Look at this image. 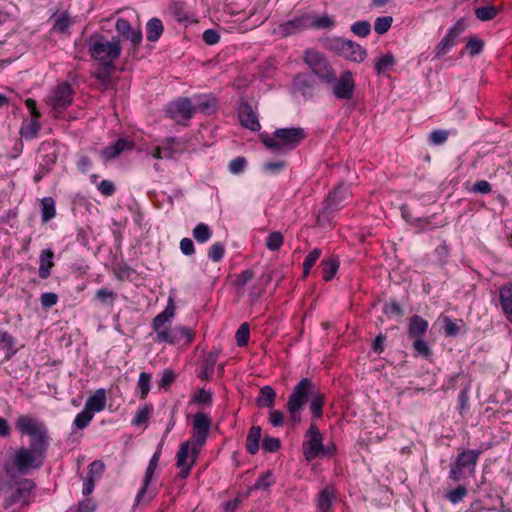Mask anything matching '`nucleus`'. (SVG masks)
I'll use <instances>...</instances> for the list:
<instances>
[{
    "label": "nucleus",
    "mask_w": 512,
    "mask_h": 512,
    "mask_svg": "<svg viewBox=\"0 0 512 512\" xmlns=\"http://www.w3.org/2000/svg\"><path fill=\"white\" fill-rule=\"evenodd\" d=\"M347 41L348 40H344L341 38H330V39L326 40V47L329 50H331V51L335 52L336 54H338L339 56H341L345 49Z\"/></svg>",
    "instance_id": "nucleus-43"
},
{
    "label": "nucleus",
    "mask_w": 512,
    "mask_h": 512,
    "mask_svg": "<svg viewBox=\"0 0 512 512\" xmlns=\"http://www.w3.org/2000/svg\"><path fill=\"white\" fill-rule=\"evenodd\" d=\"M321 250L318 248H315L312 250L307 257L305 258V261L303 263V276L307 277V275L310 272V269L315 265L316 261L321 256Z\"/></svg>",
    "instance_id": "nucleus-40"
},
{
    "label": "nucleus",
    "mask_w": 512,
    "mask_h": 512,
    "mask_svg": "<svg viewBox=\"0 0 512 512\" xmlns=\"http://www.w3.org/2000/svg\"><path fill=\"white\" fill-rule=\"evenodd\" d=\"M304 61L322 80L330 83L335 79L333 68L319 51L314 49L307 50L305 52Z\"/></svg>",
    "instance_id": "nucleus-9"
},
{
    "label": "nucleus",
    "mask_w": 512,
    "mask_h": 512,
    "mask_svg": "<svg viewBox=\"0 0 512 512\" xmlns=\"http://www.w3.org/2000/svg\"><path fill=\"white\" fill-rule=\"evenodd\" d=\"M94 414L84 408L82 412H80L74 420V424L78 429H84L89 422L92 420Z\"/></svg>",
    "instance_id": "nucleus-44"
},
{
    "label": "nucleus",
    "mask_w": 512,
    "mask_h": 512,
    "mask_svg": "<svg viewBox=\"0 0 512 512\" xmlns=\"http://www.w3.org/2000/svg\"><path fill=\"white\" fill-rule=\"evenodd\" d=\"M334 451V445L324 447L322 436L318 428L314 424H311L306 433V441L303 443L305 459L311 461L317 457L332 455Z\"/></svg>",
    "instance_id": "nucleus-5"
},
{
    "label": "nucleus",
    "mask_w": 512,
    "mask_h": 512,
    "mask_svg": "<svg viewBox=\"0 0 512 512\" xmlns=\"http://www.w3.org/2000/svg\"><path fill=\"white\" fill-rule=\"evenodd\" d=\"M255 280L254 272L252 270H245L240 273L235 280V286L237 288L238 294L244 295L246 293V287Z\"/></svg>",
    "instance_id": "nucleus-30"
},
{
    "label": "nucleus",
    "mask_w": 512,
    "mask_h": 512,
    "mask_svg": "<svg viewBox=\"0 0 512 512\" xmlns=\"http://www.w3.org/2000/svg\"><path fill=\"white\" fill-rule=\"evenodd\" d=\"M352 31L361 37H365L370 33V24L367 21L357 22L352 25Z\"/></svg>",
    "instance_id": "nucleus-51"
},
{
    "label": "nucleus",
    "mask_w": 512,
    "mask_h": 512,
    "mask_svg": "<svg viewBox=\"0 0 512 512\" xmlns=\"http://www.w3.org/2000/svg\"><path fill=\"white\" fill-rule=\"evenodd\" d=\"M160 453H161V450L159 449L158 451H156L154 453L153 457L151 458V460L149 462V465H148V468L146 471V475H145V479H144V485H143L142 489L139 491L137 498H136L138 503L144 499V495L146 493L147 487L149 486V484L152 480L153 474L155 472V469L158 465Z\"/></svg>",
    "instance_id": "nucleus-22"
},
{
    "label": "nucleus",
    "mask_w": 512,
    "mask_h": 512,
    "mask_svg": "<svg viewBox=\"0 0 512 512\" xmlns=\"http://www.w3.org/2000/svg\"><path fill=\"white\" fill-rule=\"evenodd\" d=\"M480 451L478 450H466L461 452L450 470V477L454 481H459L472 475L475 471Z\"/></svg>",
    "instance_id": "nucleus-7"
},
{
    "label": "nucleus",
    "mask_w": 512,
    "mask_h": 512,
    "mask_svg": "<svg viewBox=\"0 0 512 512\" xmlns=\"http://www.w3.org/2000/svg\"><path fill=\"white\" fill-rule=\"evenodd\" d=\"M455 37L456 33L454 32V30H451L449 34L437 45L435 49L437 57L444 55L448 51V49L454 45Z\"/></svg>",
    "instance_id": "nucleus-34"
},
{
    "label": "nucleus",
    "mask_w": 512,
    "mask_h": 512,
    "mask_svg": "<svg viewBox=\"0 0 512 512\" xmlns=\"http://www.w3.org/2000/svg\"><path fill=\"white\" fill-rule=\"evenodd\" d=\"M306 137L304 129L300 127L277 129L272 136L262 134L263 144L275 151L292 149Z\"/></svg>",
    "instance_id": "nucleus-3"
},
{
    "label": "nucleus",
    "mask_w": 512,
    "mask_h": 512,
    "mask_svg": "<svg viewBox=\"0 0 512 512\" xmlns=\"http://www.w3.org/2000/svg\"><path fill=\"white\" fill-rule=\"evenodd\" d=\"M340 188H336L325 201L324 208L319 212L317 216V224L321 227L332 225V216L334 211L337 209L339 201L337 195Z\"/></svg>",
    "instance_id": "nucleus-16"
},
{
    "label": "nucleus",
    "mask_w": 512,
    "mask_h": 512,
    "mask_svg": "<svg viewBox=\"0 0 512 512\" xmlns=\"http://www.w3.org/2000/svg\"><path fill=\"white\" fill-rule=\"evenodd\" d=\"M262 447L267 452H275L280 448V440L274 437L264 438L262 441Z\"/></svg>",
    "instance_id": "nucleus-52"
},
{
    "label": "nucleus",
    "mask_w": 512,
    "mask_h": 512,
    "mask_svg": "<svg viewBox=\"0 0 512 512\" xmlns=\"http://www.w3.org/2000/svg\"><path fill=\"white\" fill-rule=\"evenodd\" d=\"M276 398V393L271 386H264L260 389L256 404L258 407H272Z\"/></svg>",
    "instance_id": "nucleus-28"
},
{
    "label": "nucleus",
    "mask_w": 512,
    "mask_h": 512,
    "mask_svg": "<svg viewBox=\"0 0 512 512\" xmlns=\"http://www.w3.org/2000/svg\"><path fill=\"white\" fill-rule=\"evenodd\" d=\"M238 115L240 122L244 127L253 131L260 129V123L258 121L257 114L254 112L249 103L241 102L238 109Z\"/></svg>",
    "instance_id": "nucleus-19"
},
{
    "label": "nucleus",
    "mask_w": 512,
    "mask_h": 512,
    "mask_svg": "<svg viewBox=\"0 0 512 512\" xmlns=\"http://www.w3.org/2000/svg\"><path fill=\"white\" fill-rule=\"evenodd\" d=\"M225 249L224 246L220 243H215L211 246L209 250V257L213 261H219L224 255Z\"/></svg>",
    "instance_id": "nucleus-54"
},
{
    "label": "nucleus",
    "mask_w": 512,
    "mask_h": 512,
    "mask_svg": "<svg viewBox=\"0 0 512 512\" xmlns=\"http://www.w3.org/2000/svg\"><path fill=\"white\" fill-rule=\"evenodd\" d=\"M449 136V132L446 130H435L430 134V140L436 144L440 145L444 143Z\"/></svg>",
    "instance_id": "nucleus-55"
},
{
    "label": "nucleus",
    "mask_w": 512,
    "mask_h": 512,
    "mask_svg": "<svg viewBox=\"0 0 512 512\" xmlns=\"http://www.w3.org/2000/svg\"><path fill=\"white\" fill-rule=\"evenodd\" d=\"M413 340V347L417 351V353L424 357H429L431 351L428 344L422 338H416Z\"/></svg>",
    "instance_id": "nucleus-49"
},
{
    "label": "nucleus",
    "mask_w": 512,
    "mask_h": 512,
    "mask_svg": "<svg viewBox=\"0 0 512 512\" xmlns=\"http://www.w3.org/2000/svg\"><path fill=\"white\" fill-rule=\"evenodd\" d=\"M219 39V34L213 29H208L203 33V40L208 45H214L218 43Z\"/></svg>",
    "instance_id": "nucleus-62"
},
{
    "label": "nucleus",
    "mask_w": 512,
    "mask_h": 512,
    "mask_svg": "<svg viewBox=\"0 0 512 512\" xmlns=\"http://www.w3.org/2000/svg\"><path fill=\"white\" fill-rule=\"evenodd\" d=\"M34 487L35 484L30 479H22L15 483V485L7 487L5 490L7 494L5 498V508L17 506L12 509V511H15L20 505L25 504Z\"/></svg>",
    "instance_id": "nucleus-8"
},
{
    "label": "nucleus",
    "mask_w": 512,
    "mask_h": 512,
    "mask_svg": "<svg viewBox=\"0 0 512 512\" xmlns=\"http://www.w3.org/2000/svg\"><path fill=\"white\" fill-rule=\"evenodd\" d=\"M73 89L69 83H61L56 86L47 98V105L55 112L67 108L73 100Z\"/></svg>",
    "instance_id": "nucleus-12"
},
{
    "label": "nucleus",
    "mask_w": 512,
    "mask_h": 512,
    "mask_svg": "<svg viewBox=\"0 0 512 512\" xmlns=\"http://www.w3.org/2000/svg\"><path fill=\"white\" fill-rule=\"evenodd\" d=\"M175 305H174V301L172 298H169L168 300V305L167 307L165 308V310L158 314L154 320H153V323H157L158 325L159 324H165L166 322H169L171 318H173V316L175 315Z\"/></svg>",
    "instance_id": "nucleus-33"
},
{
    "label": "nucleus",
    "mask_w": 512,
    "mask_h": 512,
    "mask_svg": "<svg viewBox=\"0 0 512 512\" xmlns=\"http://www.w3.org/2000/svg\"><path fill=\"white\" fill-rule=\"evenodd\" d=\"M236 342L238 346H245L249 340V325L247 323H243L238 328L236 335Z\"/></svg>",
    "instance_id": "nucleus-45"
},
{
    "label": "nucleus",
    "mask_w": 512,
    "mask_h": 512,
    "mask_svg": "<svg viewBox=\"0 0 512 512\" xmlns=\"http://www.w3.org/2000/svg\"><path fill=\"white\" fill-rule=\"evenodd\" d=\"M180 249L185 255H192L195 251L194 244L190 238H183L181 240Z\"/></svg>",
    "instance_id": "nucleus-64"
},
{
    "label": "nucleus",
    "mask_w": 512,
    "mask_h": 512,
    "mask_svg": "<svg viewBox=\"0 0 512 512\" xmlns=\"http://www.w3.org/2000/svg\"><path fill=\"white\" fill-rule=\"evenodd\" d=\"M270 477V472L263 473L256 481L252 489H268L271 486V481L269 480Z\"/></svg>",
    "instance_id": "nucleus-57"
},
{
    "label": "nucleus",
    "mask_w": 512,
    "mask_h": 512,
    "mask_svg": "<svg viewBox=\"0 0 512 512\" xmlns=\"http://www.w3.org/2000/svg\"><path fill=\"white\" fill-rule=\"evenodd\" d=\"M335 490L332 486L325 487L318 496V509L320 512H330Z\"/></svg>",
    "instance_id": "nucleus-25"
},
{
    "label": "nucleus",
    "mask_w": 512,
    "mask_h": 512,
    "mask_svg": "<svg viewBox=\"0 0 512 512\" xmlns=\"http://www.w3.org/2000/svg\"><path fill=\"white\" fill-rule=\"evenodd\" d=\"M88 48L91 57L105 69H114V64L122 51L120 39H108L102 34L92 35L88 41Z\"/></svg>",
    "instance_id": "nucleus-1"
},
{
    "label": "nucleus",
    "mask_w": 512,
    "mask_h": 512,
    "mask_svg": "<svg viewBox=\"0 0 512 512\" xmlns=\"http://www.w3.org/2000/svg\"><path fill=\"white\" fill-rule=\"evenodd\" d=\"M106 405V391L103 388L97 389L94 394L88 398L85 404V409L92 412H100Z\"/></svg>",
    "instance_id": "nucleus-21"
},
{
    "label": "nucleus",
    "mask_w": 512,
    "mask_h": 512,
    "mask_svg": "<svg viewBox=\"0 0 512 512\" xmlns=\"http://www.w3.org/2000/svg\"><path fill=\"white\" fill-rule=\"evenodd\" d=\"M58 297L55 293L48 292L41 295V304L45 308H50L57 303Z\"/></svg>",
    "instance_id": "nucleus-61"
},
{
    "label": "nucleus",
    "mask_w": 512,
    "mask_h": 512,
    "mask_svg": "<svg viewBox=\"0 0 512 512\" xmlns=\"http://www.w3.org/2000/svg\"><path fill=\"white\" fill-rule=\"evenodd\" d=\"M261 438V428L253 426L247 435L246 448L251 454H256L259 448V441Z\"/></svg>",
    "instance_id": "nucleus-29"
},
{
    "label": "nucleus",
    "mask_w": 512,
    "mask_h": 512,
    "mask_svg": "<svg viewBox=\"0 0 512 512\" xmlns=\"http://www.w3.org/2000/svg\"><path fill=\"white\" fill-rule=\"evenodd\" d=\"M104 467L105 465L101 460L92 462L89 465L88 476L93 477L95 479V476H99L102 474Z\"/></svg>",
    "instance_id": "nucleus-59"
},
{
    "label": "nucleus",
    "mask_w": 512,
    "mask_h": 512,
    "mask_svg": "<svg viewBox=\"0 0 512 512\" xmlns=\"http://www.w3.org/2000/svg\"><path fill=\"white\" fill-rule=\"evenodd\" d=\"M309 26V17L302 15L292 20L281 23L278 28L273 31V34L285 38L295 34Z\"/></svg>",
    "instance_id": "nucleus-14"
},
{
    "label": "nucleus",
    "mask_w": 512,
    "mask_h": 512,
    "mask_svg": "<svg viewBox=\"0 0 512 512\" xmlns=\"http://www.w3.org/2000/svg\"><path fill=\"white\" fill-rule=\"evenodd\" d=\"M325 396L323 394L315 395L310 403V410L315 418L322 416V408L324 406Z\"/></svg>",
    "instance_id": "nucleus-42"
},
{
    "label": "nucleus",
    "mask_w": 512,
    "mask_h": 512,
    "mask_svg": "<svg viewBox=\"0 0 512 512\" xmlns=\"http://www.w3.org/2000/svg\"><path fill=\"white\" fill-rule=\"evenodd\" d=\"M467 494V490L463 486H459L456 489L452 490L448 494V498L452 503H457L462 500Z\"/></svg>",
    "instance_id": "nucleus-56"
},
{
    "label": "nucleus",
    "mask_w": 512,
    "mask_h": 512,
    "mask_svg": "<svg viewBox=\"0 0 512 512\" xmlns=\"http://www.w3.org/2000/svg\"><path fill=\"white\" fill-rule=\"evenodd\" d=\"M334 24L333 20L327 16L322 15L318 18H316L313 22L309 23V25L315 27V28H330Z\"/></svg>",
    "instance_id": "nucleus-53"
},
{
    "label": "nucleus",
    "mask_w": 512,
    "mask_h": 512,
    "mask_svg": "<svg viewBox=\"0 0 512 512\" xmlns=\"http://www.w3.org/2000/svg\"><path fill=\"white\" fill-rule=\"evenodd\" d=\"M354 80L350 71H345L333 88L335 96L339 99H350L354 91Z\"/></svg>",
    "instance_id": "nucleus-17"
},
{
    "label": "nucleus",
    "mask_w": 512,
    "mask_h": 512,
    "mask_svg": "<svg viewBox=\"0 0 512 512\" xmlns=\"http://www.w3.org/2000/svg\"><path fill=\"white\" fill-rule=\"evenodd\" d=\"M150 375L148 373L142 372L139 376L138 387L141 391V398H145L150 389Z\"/></svg>",
    "instance_id": "nucleus-48"
},
{
    "label": "nucleus",
    "mask_w": 512,
    "mask_h": 512,
    "mask_svg": "<svg viewBox=\"0 0 512 512\" xmlns=\"http://www.w3.org/2000/svg\"><path fill=\"white\" fill-rule=\"evenodd\" d=\"M321 265L323 266V278L325 281H330L339 269V261L335 257L322 261Z\"/></svg>",
    "instance_id": "nucleus-31"
},
{
    "label": "nucleus",
    "mask_w": 512,
    "mask_h": 512,
    "mask_svg": "<svg viewBox=\"0 0 512 512\" xmlns=\"http://www.w3.org/2000/svg\"><path fill=\"white\" fill-rule=\"evenodd\" d=\"M211 230L208 225L200 223L193 229V237L197 242L203 243L211 237Z\"/></svg>",
    "instance_id": "nucleus-37"
},
{
    "label": "nucleus",
    "mask_w": 512,
    "mask_h": 512,
    "mask_svg": "<svg viewBox=\"0 0 512 512\" xmlns=\"http://www.w3.org/2000/svg\"><path fill=\"white\" fill-rule=\"evenodd\" d=\"M248 290L249 292V298H250V302L253 303L255 302L258 297L262 294L263 292V287L261 286V283L259 280H255L254 282H251L247 287H246V291Z\"/></svg>",
    "instance_id": "nucleus-47"
},
{
    "label": "nucleus",
    "mask_w": 512,
    "mask_h": 512,
    "mask_svg": "<svg viewBox=\"0 0 512 512\" xmlns=\"http://www.w3.org/2000/svg\"><path fill=\"white\" fill-rule=\"evenodd\" d=\"M53 252L51 250H44L40 255L39 277L46 279L50 275V270L54 266Z\"/></svg>",
    "instance_id": "nucleus-26"
},
{
    "label": "nucleus",
    "mask_w": 512,
    "mask_h": 512,
    "mask_svg": "<svg viewBox=\"0 0 512 512\" xmlns=\"http://www.w3.org/2000/svg\"><path fill=\"white\" fill-rule=\"evenodd\" d=\"M45 449L39 447L30 448L21 447L13 450L8 459L6 470L9 473L15 469L20 474H26L32 469L38 468L42 464V454Z\"/></svg>",
    "instance_id": "nucleus-2"
},
{
    "label": "nucleus",
    "mask_w": 512,
    "mask_h": 512,
    "mask_svg": "<svg viewBox=\"0 0 512 512\" xmlns=\"http://www.w3.org/2000/svg\"><path fill=\"white\" fill-rule=\"evenodd\" d=\"M394 63L395 59L391 53L382 55L375 63V69L377 74H382L383 72L391 68L394 65Z\"/></svg>",
    "instance_id": "nucleus-35"
},
{
    "label": "nucleus",
    "mask_w": 512,
    "mask_h": 512,
    "mask_svg": "<svg viewBox=\"0 0 512 512\" xmlns=\"http://www.w3.org/2000/svg\"><path fill=\"white\" fill-rule=\"evenodd\" d=\"M201 447L202 446H198L197 443H194L192 440L181 444L176 457L177 467L180 468L179 476L181 478H186L189 475L190 469L194 465Z\"/></svg>",
    "instance_id": "nucleus-11"
},
{
    "label": "nucleus",
    "mask_w": 512,
    "mask_h": 512,
    "mask_svg": "<svg viewBox=\"0 0 512 512\" xmlns=\"http://www.w3.org/2000/svg\"><path fill=\"white\" fill-rule=\"evenodd\" d=\"M500 303L503 312L508 319H512V283H509L500 289Z\"/></svg>",
    "instance_id": "nucleus-24"
},
{
    "label": "nucleus",
    "mask_w": 512,
    "mask_h": 512,
    "mask_svg": "<svg viewBox=\"0 0 512 512\" xmlns=\"http://www.w3.org/2000/svg\"><path fill=\"white\" fill-rule=\"evenodd\" d=\"M314 385L307 378L302 379L293 392L290 394L287 402L290 422L293 426L301 421L300 412L307 402V398L312 394Z\"/></svg>",
    "instance_id": "nucleus-4"
},
{
    "label": "nucleus",
    "mask_w": 512,
    "mask_h": 512,
    "mask_svg": "<svg viewBox=\"0 0 512 512\" xmlns=\"http://www.w3.org/2000/svg\"><path fill=\"white\" fill-rule=\"evenodd\" d=\"M428 329V322L418 315L410 318L408 324V336L411 339L422 338Z\"/></svg>",
    "instance_id": "nucleus-20"
},
{
    "label": "nucleus",
    "mask_w": 512,
    "mask_h": 512,
    "mask_svg": "<svg viewBox=\"0 0 512 512\" xmlns=\"http://www.w3.org/2000/svg\"><path fill=\"white\" fill-rule=\"evenodd\" d=\"M245 165L246 160L243 157H238L230 162L229 170L233 174H238L243 171Z\"/></svg>",
    "instance_id": "nucleus-58"
},
{
    "label": "nucleus",
    "mask_w": 512,
    "mask_h": 512,
    "mask_svg": "<svg viewBox=\"0 0 512 512\" xmlns=\"http://www.w3.org/2000/svg\"><path fill=\"white\" fill-rule=\"evenodd\" d=\"M283 235L279 231H274L270 233L266 239V247L270 251L279 250L283 244Z\"/></svg>",
    "instance_id": "nucleus-38"
},
{
    "label": "nucleus",
    "mask_w": 512,
    "mask_h": 512,
    "mask_svg": "<svg viewBox=\"0 0 512 512\" xmlns=\"http://www.w3.org/2000/svg\"><path fill=\"white\" fill-rule=\"evenodd\" d=\"M96 298L103 304L113 306L117 294L108 288H101L96 292Z\"/></svg>",
    "instance_id": "nucleus-39"
},
{
    "label": "nucleus",
    "mask_w": 512,
    "mask_h": 512,
    "mask_svg": "<svg viewBox=\"0 0 512 512\" xmlns=\"http://www.w3.org/2000/svg\"><path fill=\"white\" fill-rule=\"evenodd\" d=\"M392 21L390 16L377 18L374 25L375 31L379 34L386 33L391 27Z\"/></svg>",
    "instance_id": "nucleus-46"
},
{
    "label": "nucleus",
    "mask_w": 512,
    "mask_h": 512,
    "mask_svg": "<svg viewBox=\"0 0 512 512\" xmlns=\"http://www.w3.org/2000/svg\"><path fill=\"white\" fill-rule=\"evenodd\" d=\"M116 31L124 38L129 40L133 47L136 48L142 41V33L140 29L133 28L125 19H118L115 25Z\"/></svg>",
    "instance_id": "nucleus-18"
},
{
    "label": "nucleus",
    "mask_w": 512,
    "mask_h": 512,
    "mask_svg": "<svg viewBox=\"0 0 512 512\" xmlns=\"http://www.w3.org/2000/svg\"><path fill=\"white\" fill-rule=\"evenodd\" d=\"M467 48L470 50L471 55H476L482 50L483 42L478 38H471L467 43Z\"/></svg>",
    "instance_id": "nucleus-63"
},
{
    "label": "nucleus",
    "mask_w": 512,
    "mask_h": 512,
    "mask_svg": "<svg viewBox=\"0 0 512 512\" xmlns=\"http://www.w3.org/2000/svg\"><path fill=\"white\" fill-rule=\"evenodd\" d=\"M70 23H71L70 18L66 14H62L56 19L53 29L55 31L63 33L67 30Z\"/></svg>",
    "instance_id": "nucleus-50"
},
{
    "label": "nucleus",
    "mask_w": 512,
    "mask_h": 512,
    "mask_svg": "<svg viewBox=\"0 0 512 512\" xmlns=\"http://www.w3.org/2000/svg\"><path fill=\"white\" fill-rule=\"evenodd\" d=\"M194 109L188 98H180L175 102H172L167 108V114L171 119H174L177 123L182 120H188L192 117Z\"/></svg>",
    "instance_id": "nucleus-13"
},
{
    "label": "nucleus",
    "mask_w": 512,
    "mask_h": 512,
    "mask_svg": "<svg viewBox=\"0 0 512 512\" xmlns=\"http://www.w3.org/2000/svg\"><path fill=\"white\" fill-rule=\"evenodd\" d=\"M153 329L156 333L155 339L158 342H166L168 344H176L181 339H185L187 344L193 340L194 333L187 327H175L169 330L165 324L152 323Z\"/></svg>",
    "instance_id": "nucleus-10"
},
{
    "label": "nucleus",
    "mask_w": 512,
    "mask_h": 512,
    "mask_svg": "<svg viewBox=\"0 0 512 512\" xmlns=\"http://www.w3.org/2000/svg\"><path fill=\"white\" fill-rule=\"evenodd\" d=\"M42 206V219L44 222L52 219L55 216V202L53 198L47 197L41 201Z\"/></svg>",
    "instance_id": "nucleus-36"
},
{
    "label": "nucleus",
    "mask_w": 512,
    "mask_h": 512,
    "mask_svg": "<svg viewBox=\"0 0 512 512\" xmlns=\"http://www.w3.org/2000/svg\"><path fill=\"white\" fill-rule=\"evenodd\" d=\"M16 428L23 434L31 437V445L45 449L46 430L38 419L22 415L16 421Z\"/></svg>",
    "instance_id": "nucleus-6"
},
{
    "label": "nucleus",
    "mask_w": 512,
    "mask_h": 512,
    "mask_svg": "<svg viewBox=\"0 0 512 512\" xmlns=\"http://www.w3.org/2000/svg\"><path fill=\"white\" fill-rule=\"evenodd\" d=\"M341 56L350 61L362 62L366 57V51L359 44L348 40Z\"/></svg>",
    "instance_id": "nucleus-23"
},
{
    "label": "nucleus",
    "mask_w": 512,
    "mask_h": 512,
    "mask_svg": "<svg viewBox=\"0 0 512 512\" xmlns=\"http://www.w3.org/2000/svg\"><path fill=\"white\" fill-rule=\"evenodd\" d=\"M130 148H131V145L128 141H126L124 139H120L113 145L106 147L102 152V157L105 160H110V159L117 157L125 149H130Z\"/></svg>",
    "instance_id": "nucleus-27"
},
{
    "label": "nucleus",
    "mask_w": 512,
    "mask_h": 512,
    "mask_svg": "<svg viewBox=\"0 0 512 512\" xmlns=\"http://www.w3.org/2000/svg\"><path fill=\"white\" fill-rule=\"evenodd\" d=\"M475 14L479 20L489 21L498 14V9L494 6L480 7L475 10Z\"/></svg>",
    "instance_id": "nucleus-41"
},
{
    "label": "nucleus",
    "mask_w": 512,
    "mask_h": 512,
    "mask_svg": "<svg viewBox=\"0 0 512 512\" xmlns=\"http://www.w3.org/2000/svg\"><path fill=\"white\" fill-rule=\"evenodd\" d=\"M98 190L100 191V193L104 196H111L114 191H115V186H114V183L109 181V180H103L99 185H98Z\"/></svg>",
    "instance_id": "nucleus-60"
},
{
    "label": "nucleus",
    "mask_w": 512,
    "mask_h": 512,
    "mask_svg": "<svg viewBox=\"0 0 512 512\" xmlns=\"http://www.w3.org/2000/svg\"><path fill=\"white\" fill-rule=\"evenodd\" d=\"M163 32V25L157 18H152L147 23V39L151 42L156 41Z\"/></svg>",
    "instance_id": "nucleus-32"
},
{
    "label": "nucleus",
    "mask_w": 512,
    "mask_h": 512,
    "mask_svg": "<svg viewBox=\"0 0 512 512\" xmlns=\"http://www.w3.org/2000/svg\"><path fill=\"white\" fill-rule=\"evenodd\" d=\"M210 419L204 413H197L193 420L194 433L190 440L197 443L198 446H203L210 429Z\"/></svg>",
    "instance_id": "nucleus-15"
}]
</instances>
